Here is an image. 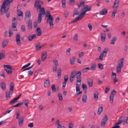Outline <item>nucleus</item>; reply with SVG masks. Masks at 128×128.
<instances>
[{
    "mask_svg": "<svg viewBox=\"0 0 128 128\" xmlns=\"http://www.w3.org/2000/svg\"><path fill=\"white\" fill-rule=\"evenodd\" d=\"M111 78L112 79L114 80V83L115 84V83L118 82V80L116 79V73L112 72V74L111 76Z\"/></svg>",
    "mask_w": 128,
    "mask_h": 128,
    "instance_id": "4468645a",
    "label": "nucleus"
},
{
    "mask_svg": "<svg viewBox=\"0 0 128 128\" xmlns=\"http://www.w3.org/2000/svg\"><path fill=\"white\" fill-rule=\"evenodd\" d=\"M56 124H57L58 126H61L60 124V122L58 120H57L56 122Z\"/></svg>",
    "mask_w": 128,
    "mask_h": 128,
    "instance_id": "052dcab7",
    "label": "nucleus"
},
{
    "mask_svg": "<svg viewBox=\"0 0 128 128\" xmlns=\"http://www.w3.org/2000/svg\"><path fill=\"white\" fill-rule=\"evenodd\" d=\"M36 50H38V49L41 48V46L40 45L38 44H36Z\"/></svg>",
    "mask_w": 128,
    "mask_h": 128,
    "instance_id": "a18cd8bd",
    "label": "nucleus"
},
{
    "mask_svg": "<svg viewBox=\"0 0 128 128\" xmlns=\"http://www.w3.org/2000/svg\"><path fill=\"white\" fill-rule=\"evenodd\" d=\"M36 38V34H34L32 36H28V38L30 41H31L33 39Z\"/></svg>",
    "mask_w": 128,
    "mask_h": 128,
    "instance_id": "393cba45",
    "label": "nucleus"
},
{
    "mask_svg": "<svg viewBox=\"0 0 128 128\" xmlns=\"http://www.w3.org/2000/svg\"><path fill=\"white\" fill-rule=\"evenodd\" d=\"M0 86L2 89L4 90L6 88V85L4 82H2L0 83Z\"/></svg>",
    "mask_w": 128,
    "mask_h": 128,
    "instance_id": "b1692460",
    "label": "nucleus"
},
{
    "mask_svg": "<svg viewBox=\"0 0 128 128\" xmlns=\"http://www.w3.org/2000/svg\"><path fill=\"white\" fill-rule=\"evenodd\" d=\"M87 82L90 87H91L93 86V81L92 80L88 78L87 80Z\"/></svg>",
    "mask_w": 128,
    "mask_h": 128,
    "instance_id": "dca6fc26",
    "label": "nucleus"
},
{
    "mask_svg": "<svg viewBox=\"0 0 128 128\" xmlns=\"http://www.w3.org/2000/svg\"><path fill=\"white\" fill-rule=\"evenodd\" d=\"M98 98V92L94 94V99L96 98L97 100Z\"/></svg>",
    "mask_w": 128,
    "mask_h": 128,
    "instance_id": "09e8293b",
    "label": "nucleus"
},
{
    "mask_svg": "<svg viewBox=\"0 0 128 128\" xmlns=\"http://www.w3.org/2000/svg\"><path fill=\"white\" fill-rule=\"evenodd\" d=\"M119 2H120L119 0H116L113 6V8H118L119 6Z\"/></svg>",
    "mask_w": 128,
    "mask_h": 128,
    "instance_id": "2eb2a0df",
    "label": "nucleus"
},
{
    "mask_svg": "<svg viewBox=\"0 0 128 128\" xmlns=\"http://www.w3.org/2000/svg\"><path fill=\"white\" fill-rule=\"evenodd\" d=\"M0 75L1 76L3 77L4 78L5 77V76L4 72H0Z\"/></svg>",
    "mask_w": 128,
    "mask_h": 128,
    "instance_id": "774afa93",
    "label": "nucleus"
},
{
    "mask_svg": "<svg viewBox=\"0 0 128 128\" xmlns=\"http://www.w3.org/2000/svg\"><path fill=\"white\" fill-rule=\"evenodd\" d=\"M62 7L65 8L66 7V0H62Z\"/></svg>",
    "mask_w": 128,
    "mask_h": 128,
    "instance_id": "4c0bfd02",
    "label": "nucleus"
},
{
    "mask_svg": "<svg viewBox=\"0 0 128 128\" xmlns=\"http://www.w3.org/2000/svg\"><path fill=\"white\" fill-rule=\"evenodd\" d=\"M98 68L101 70L103 69V66L102 64L98 63Z\"/></svg>",
    "mask_w": 128,
    "mask_h": 128,
    "instance_id": "8fccbe9b",
    "label": "nucleus"
},
{
    "mask_svg": "<svg viewBox=\"0 0 128 128\" xmlns=\"http://www.w3.org/2000/svg\"><path fill=\"white\" fill-rule=\"evenodd\" d=\"M37 32V35L38 36H41L42 34V32L41 31L40 28L39 27H38L36 30Z\"/></svg>",
    "mask_w": 128,
    "mask_h": 128,
    "instance_id": "2f4dec72",
    "label": "nucleus"
},
{
    "mask_svg": "<svg viewBox=\"0 0 128 128\" xmlns=\"http://www.w3.org/2000/svg\"><path fill=\"white\" fill-rule=\"evenodd\" d=\"M108 50V48L104 49L102 53L100 54L102 55L103 56H106Z\"/></svg>",
    "mask_w": 128,
    "mask_h": 128,
    "instance_id": "aec40b11",
    "label": "nucleus"
},
{
    "mask_svg": "<svg viewBox=\"0 0 128 128\" xmlns=\"http://www.w3.org/2000/svg\"><path fill=\"white\" fill-rule=\"evenodd\" d=\"M58 97L60 100H62L63 99V98L62 94L60 93L58 94Z\"/></svg>",
    "mask_w": 128,
    "mask_h": 128,
    "instance_id": "37998d69",
    "label": "nucleus"
},
{
    "mask_svg": "<svg viewBox=\"0 0 128 128\" xmlns=\"http://www.w3.org/2000/svg\"><path fill=\"white\" fill-rule=\"evenodd\" d=\"M106 38V34H101V41L102 42L104 41Z\"/></svg>",
    "mask_w": 128,
    "mask_h": 128,
    "instance_id": "f704fd0d",
    "label": "nucleus"
},
{
    "mask_svg": "<svg viewBox=\"0 0 128 128\" xmlns=\"http://www.w3.org/2000/svg\"><path fill=\"white\" fill-rule=\"evenodd\" d=\"M53 63L55 65V66H58V62L56 60H54L53 61Z\"/></svg>",
    "mask_w": 128,
    "mask_h": 128,
    "instance_id": "603ef678",
    "label": "nucleus"
},
{
    "mask_svg": "<svg viewBox=\"0 0 128 128\" xmlns=\"http://www.w3.org/2000/svg\"><path fill=\"white\" fill-rule=\"evenodd\" d=\"M3 67L5 70L8 74H11L12 73V66L9 65H4Z\"/></svg>",
    "mask_w": 128,
    "mask_h": 128,
    "instance_id": "423d86ee",
    "label": "nucleus"
},
{
    "mask_svg": "<svg viewBox=\"0 0 128 128\" xmlns=\"http://www.w3.org/2000/svg\"><path fill=\"white\" fill-rule=\"evenodd\" d=\"M68 80V77L67 76H65L64 77V82H63L62 84L63 88H64L66 86V84Z\"/></svg>",
    "mask_w": 128,
    "mask_h": 128,
    "instance_id": "f3484780",
    "label": "nucleus"
},
{
    "mask_svg": "<svg viewBox=\"0 0 128 128\" xmlns=\"http://www.w3.org/2000/svg\"><path fill=\"white\" fill-rule=\"evenodd\" d=\"M10 92H6V98L7 99H9L10 98Z\"/></svg>",
    "mask_w": 128,
    "mask_h": 128,
    "instance_id": "e433bc0d",
    "label": "nucleus"
},
{
    "mask_svg": "<svg viewBox=\"0 0 128 128\" xmlns=\"http://www.w3.org/2000/svg\"><path fill=\"white\" fill-rule=\"evenodd\" d=\"M52 91L53 92H56V88L54 85H52Z\"/></svg>",
    "mask_w": 128,
    "mask_h": 128,
    "instance_id": "49530a36",
    "label": "nucleus"
},
{
    "mask_svg": "<svg viewBox=\"0 0 128 128\" xmlns=\"http://www.w3.org/2000/svg\"><path fill=\"white\" fill-rule=\"evenodd\" d=\"M5 51L4 50L2 51L0 53V60L4 58L5 56Z\"/></svg>",
    "mask_w": 128,
    "mask_h": 128,
    "instance_id": "c85d7f7f",
    "label": "nucleus"
},
{
    "mask_svg": "<svg viewBox=\"0 0 128 128\" xmlns=\"http://www.w3.org/2000/svg\"><path fill=\"white\" fill-rule=\"evenodd\" d=\"M76 72L75 71L72 72L71 73L70 76L74 78L76 76Z\"/></svg>",
    "mask_w": 128,
    "mask_h": 128,
    "instance_id": "58836bf2",
    "label": "nucleus"
},
{
    "mask_svg": "<svg viewBox=\"0 0 128 128\" xmlns=\"http://www.w3.org/2000/svg\"><path fill=\"white\" fill-rule=\"evenodd\" d=\"M39 23L38 22V20L37 22H36L34 23V28H36L38 26V23Z\"/></svg>",
    "mask_w": 128,
    "mask_h": 128,
    "instance_id": "69168bd1",
    "label": "nucleus"
},
{
    "mask_svg": "<svg viewBox=\"0 0 128 128\" xmlns=\"http://www.w3.org/2000/svg\"><path fill=\"white\" fill-rule=\"evenodd\" d=\"M18 15L19 16H22V12L20 10H18Z\"/></svg>",
    "mask_w": 128,
    "mask_h": 128,
    "instance_id": "de8ad7c7",
    "label": "nucleus"
},
{
    "mask_svg": "<svg viewBox=\"0 0 128 128\" xmlns=\"http://www.w3.org/2000/svg\"><path fill=\"white\" fill-rule=\"evenodd\" d=\"M108 119V116L106 115H105L104 118H102L101 122V126L102 127H104L106 121Z\"/></svg>",
    "mask_w": 128,
    "mask_h": 128,
    "instance_id": "6e6552de",
    "label": "nucleus"
},
{
    "mask_svg": "<svg viewBox=\"0 0 128 128\" xmlns=\"http://www.w3.org/2000/svg\"><path fill=\"white\" fill-rule=\"evenodd\" d=\"M40 13L38 14V22L39 23H40L42 21V14H45L46 12L44 10V7L39 8V10Z\"/></svg>",
    "mask_w": 128,
    "mask_h": 128,
    "instance_id": "20e7f679",
    "label": "nucleus"
},
{
    "mask_svg": "<svg viewBox=\"0 0 128 128\" xmlns=\"http://www.w3.org/2000/svg\"><path fill=\"white\" fill-rule=\"evenodd\" d=\"M85 2L84 0L83 1L82 0L80 2V4L81 6H84V4H85Z\"/></svg>",
    "mask_w": 128,
    "mask_h": 128,
    "instance_id": "4d7b16f0",
    "label": "nucleus"
},
{
    "mask_svg": "<svg viewBox=\"0 0 128 128\" xmlns=\"http://www.w3.org/2000/svg\"><path fill=\"white\" fill-rule=\"evenodd\" d=\"M117 72L118 73L120 72V63H118V66L117 68Z\"/></svg>",
    "mask_w": 128,
    "mask_h": 128,
    "instance_id": "6e6d98bb",
    "label": "nucleus"
},
{
    "mask_svg": "<svg viewBox=\"0 0 128 128\" xmlns=\"http://www.w3.org/2000/svg\"><path fill=\"white\" fill-rule=\"evenodd\" d=\"M84 53L83 52H81L79 54V57L80 58L84 55Z\"/></svg>",
    "mask_w": 128,
    "mask_h": 128,
    "instance_id": "e2e57ef3",
    "label": "nucleus"
},
{
    "mask_svg": "<svg viewBox=\"0 0 128 128\" xmlns=\"http://www.w3.org/2000/svg\"><path fill=\"white\" fill-rule=\"evenodd\" d=\"M17 102L14 98L10 102V104H13L16 103Z\"/></svg>",
    "mask_w": 128,
    "mask_h": 128,
    "instance_id": "a19ab883",
    "label": "nucleus"
},
{
    "mask_svg": "<svg viewBox=\"0 0 128 128\" xmlns=\"http://www.w3.org/2000/svg\"><path fill=\"white\" fill-rule=\"evenodd\" d=\"M28 75L29 76L32 75L33 73V72L31 70H30L28 71Z\"/></svg>",
    "mask_w": 128,
    "mask_h": 128,
    "instance_id": "bf43d9fd",
    "label": "nucleus"
},
{
    "mask_svg": "<svg viewBox=\"0 0 128 128\" xmlns=\"http://www.w3.org/2000/svg\"><path fill=\"white\" fill-rule=\"evenodd\" d=\"M20 36L19 33L17 34L16 35V40L17 45L20 46L21 43L20 40Z\"/></svg>",
    "mask_w": 128,
    "mask_h": 128,
    "instance_id": "1a4fd4ad",
    "label": "nucleus"
},
{
    "mask_svg": "<svg viewBox=\"0 0 128 128\" xmlns=\"http://www.w3.org/2000/svg\"><path fill=\"white\" fill-rule=\"evenodd\" d=\"M87 96L86 94H84L82 97V101L84 103L86 102L87 100Z\"/></svg>",
    "mask_w": 128,
    "mask_h": 128,
    "instance_id": "bb28decb",
    "label": "nucleus"
},
{
    "mask_svg": "<svg viewBox=\"0 0 128 128\" xmlns=\"http://www.w3.org/2000/svg\"><path fill=\"white\" fill-rule=\"evenodd\" d=\"M47 12L48 14L45 16V17H48L47 23L49 24L50 28H52L53 27V17L50 14L49 11H47Z\"/></svg>",
    "mask_w": 128,
    "mask_h": 128,
    "instance_id": "7ed1b4c3",
    "label": "nucleus"
},
{
    "mask_svg": "<svg viewBox=\"0 0 128 128\" xmlns=\"http://www.w3.org/2000/svg\"><path fill=\"white\" fill-rule=\"evenodd\" d=\"M107 13V10L106 8H104L100 12V13L102 15H105Z\"/></svg>",
    "mask_w": 128,
    "mask_h": 128,
    "instance_id": "5701e85b",
    "label": "nucleus"
},
{
    "mask_svg": "<svg viewBox=\"0 0 128 128\" xmlns=\"http://www.w3.org/2000/svg\"><path fill=\"white\" fill-rule=\"evenodd\" d=\"M57 66H53V71L56 72L57 71Z\"/></svg>",
    "mask_w": 128,
    "mask_h": 128,
    "instance_id": "680f3d73",
    "label": "nucleus"
},
{
    "mask_svg": "<svg viewBox=\"0 0 128 128\" xmlns=\"http://www.w3.org/2000/svg\"><path fill=\"white\" fill-rule=\"evenodd\" d=\"M103 110V108L102 106H100V105L99 106V107L98 109V110L97 112V114H100L101 112Z\"/></svg>",
    "mask_w": 128,
    "mask_h": 128,
    "instance_id": "cd10ccee",
    "label": "nucleus"
},
{
    "mask_svg": "<svg viewBox=\"0 0 128 128\" xmlns=\"http://www.w3.org/2000/svg\"><path fill=\"white\" fill-rule=\"evenodd\" d=\"M91 6L89 7V6L87 5L83 8L81 10L82 12L80 14L77 18L71 21V23H74L78 21L81 20L82 18L85 16L86 14V12L87 11H90L91 10Z\"/></svg>",
    "mask_w": 128,
    "mask_h": 128,
    "instance_id": "f257e3e1",
    "label": "nucleus"
},
{
    "mask_svg": "<svg viewBox=\"0 0 128 128\" xmlns=\"http://www.w3.org/2000/svg\"><path fill=\"white\" fill-rule=\"evenodd\" d=\"M14 90V84L13 82H11L10 84V88L9 92L10 93H12Z\"/></svg>",
    "mask_w": 128,
    "mask_h": 128,
    "instance_id": "a878e982",
    "label": "nucleus"
},
{
    "mask_svg": "<svg viewBox=\"0 0 128 128\" xmlns=\"http://www.w3.org/2000/svg\"><path fill=\"white\" fill-rule=\"evenodd\" d=\"M47 52L46 51L43 52L41 56L42 60L43 61H44L47 57Z\"/></svg>",
    "mask_w": 128,
    "mask_h": 128,
    "instance_id": "f8f14e48",
    "label": "nucleus"
},
{
    "mask_svg": "<svg viewBox=\"0 0 128 128\" xmlns=\"http://www.w3.org/2000/svg\"><path fill=\"white\" fill-rule=\"evenodd\" d=\"M24 118L23 117H22L21 118H19L18 119V124L20 126H21L23 123Z\"/></svg>",
    "mask_w": 128,
    "mask_h": 128,
    "instance_id": "412c9836",
    "label": "nucleus"
},
{
    "mask_svg": "<svg viewBox=\"0 0 128 128\" xmlns=\"http://www.w3.org/2000/svg\"><path fill=\"white\" fill-rule=\"evenodd\" d=\"M25 15V20H26L27 19L28 20H30L31 14L30 11H27L26 12Z\"/></svg>",
    "mask_w": 128,
    "mask_h": 128,
    "instance_id": "9d476101",
    "label": "nucleus"
},
{
    "mask_svg": "<svg viewBox=\"0 0 128 128\" xmlns=\"http://www.w3.org/2000/svg\"><path fill=\"white\" fill-rule=\"evenodd\" d=\"M61 74V69H60L58 70L57 72L58 76L59 78L60 77Z\"/></svg>",
    "mask_w": 128,
    "mask_h": 128,
    "instance_id": "ea45409f",
    "label": "nucleus"
},
{
    "mask_svg": "<svg viewBox=\"0 0 128 128\" xmlns=\"http://www.w3.org/2000/svg\"><path fill=\"white\" fill-rule=\"evenodd\" d=\"M34 125L32 122L30 123L28 125V126L29 127L32 128L33 126Z\"/></svg>",
    "mask_w": 128,
    "mask_h": 128,
    "instance_id": "0e129e2a",
    "label": "nucleus"
},
{
    "mask_svg": "<svg viewBox=\"0 0 128 128\" xmlns=\"http://www.w3.org/2000/svg\"><path fill=\"white\" fill-rule=\"evenodd\" d=\"M30 64V63H28L26 65L24 66L22 68V69H24L27 67L29 66Z\"/></svg>",
    "mask_w": 128,
    "mask_h": 128,
    "instance_id": "13d9d810",
    "label": "nucleus"
},
{
    "mask_svg": "<svg viewBox=\"0 0 128 128\" xmlns=\"http://www.w3.org/2000/svg\"><path fill=\"white\" fill-rule=\"evenodd\" d=\"M96 65L95 64H91V66L90 69L92 71H94L96 70Z\"/></svg>",
    "mask_w": 128,
    "mask_h": 128,
    "instance_id": "7c9ffc66",
    "label": "nucleus"
},
{
    "mask_svg": "<svg viewBox=\"0 0 128 128\" xmlns=\"http://www.w3.org/2000/svg\"><path fill=\"white\" fill-rule=\"evenodd\" d=\"M13 0H5L4 1L0 9V14L1 15H2L4 13L7 12L9 8V6H5L10 4Z\"/></svg>",
    "mask_w": 128,
    "mask_h": 128,
    "instance_id": "f03ea898",
    "label": "nucleus"
},
{
    "mask_svg": "<svg viewBox=\"0 0 128 128\" xmlns=\"http://www.w3.org/2000/svg\"><path fill=\"white\" fill-rule=\"evenodd\" d=\"M8 41L7 40H4L2 43V46L3 48L5 47L8 43Z\"/></svg>",
    "mask_w": 128,
    "mask_h": 128,
    "instance_id": "c756f323",
    "label": "nucleus"
},
{
    "mask_svg": "<svg viewBox=\"0 0 128 128\" xmlns=\"http://www.w3.org/2000/svg\"><path fill=\"white\" fill-rule=\"evenodd\" d=\"M81 73L80 71H79L76 73V78H77L76 81V85L77 86H80L81 84Z\"/></svg>",
    "mask_w": 128,
    "mask_h": 128,
    "instance_id": "39448f33",
    "label": "nucleus"
},
{
    "mask_svg": "<svg viewBox=\"0 0 128 128\" xmlns=\"http://www.w3.org/2000/svg\"><path fill=\"white\" fill-rule=\"evenodd\" d=\"M126 117L125 116H123L120 118V124L122 123L123 124H125L126 123Z\"/></svg>",
    "mask_w": 128,
    "mask_h": 128,
    "instance_id": "a211bd4d",
    "label": "nucleus"
},
{
    "mask_svg": "<svg viewBox=\"0 0 128 128\" xmlns=\"http://www.w3.org/2000/svg\"><path fill=\"white\" fill-rule=\"evenodd\" d=\"M50 84V82L49 78L45 80L44 82V87L45 88L48 87L49 86Z\"/></svg>",
    "mask_w": 128,
    "mask_h": 128,
    "instance_id": "9b49d317",
    "label": "nucleus"
},
{
    "mask_svg": "<svg viewBox=\"0 0 128 128\" xmlns=\"http://www.w3.org/2000/svg\"><path fill=\"white\" fill-rule=\"evenodd\" d=\"M116 92L115 90H113L111 92V94L110 96V103L112 104L113 103L114 96L116 94Z\"/></svg>",
    "mask_w": 128,
    "mask_h": 128,
    "instance_id": "0eeeda50",
    "label": "nucleus"
},
{
    "mask_svg": "<svg viewBox=\"0 0 128 128\" xmlns=\"http://www.w3.org/2000/svg\"><path fill=\"white\" fill-rule=\"evenodd\" d=\"M73 40L76 42L78 40V36L77 34H75Z\"/></svg>",
    "mask_w": 128,
    "mask_h": 128,
    "instance_id": "864d4df0",
    "label": "nucleus"
},
{
    "mask_svg": "<svg viewBox=\"0 0 128 128\" xmlns=\"http://www.w3.org/2000/svg\"><path fill=\"white\" fill-rule=\"evenodd\" d=\"M17 24V22H14L12 23V28L13 30L14 31H17V29L16 28V26Z\"/></svg>",
    "mask_w": 128,
    "mask_h": 128,
    "instance_id": "4be33fe9",
    "label": "nucleus"
},
{
    "mask_svg": "<svg viewBox=\"0 0 128 128\" xmlns=\"http://www.w3.org/2000/svg\"><path fill=\"white\" fill-rule=\"evenodd\" d=\"M40 2L38 1H36L35 2L34 4V7L35 8H37L36 9L37 12L39 11V8H40L41 7V5L39 4V3Z\"/></svg>",
    "mask_w": 128,
    "mask_h": 128,
    "instance_id": "ddd939ff",
    "label": "nucleus"
},
{
    "mask_svg": "<svg viewBox=\"0 0 128 128\" xmlns=\"http://www.w3.org/2000/svg\"><path fill=\"white\" fill-rule=\"evenodd\" d=\"M75 58L74 56H73L70 58V64H74Z\"/></svg>",
    "mask_w": 128,
    "mask_h": 128,
    "instance_id": "473e14b6",
    "label": "nucleus"
},
{
    "mask_svg": "<svg viewBox=\"0 0 128 128\" xmlns=\"http://www.w3.org/2000/svg\"><path fill=\"white\" fill-rule=\"evenodd\" d=\"M124 61V58H122L120 60V70L121 68L123 66V62Z\"/></svg>",
    "mask_w": 128,
    "mask_h": 128,
    "instance_id": "c03bdc74",
    "label": "nucleus"
},
{
    "mask_svg": "<svg viewBox=\"0 0 128 128\" xmlns=\"http://www.w3.org/2000/svg\"><path fill=\"white\" fill-rule=\"evenodd\" d=\"M117 12V9H116L115 8L112 14V18L115 17V14Z\"/></svg>",
    "mask_w": 128,
    "mask_h": 128,
    "instance_id": "c9c22d12",
    "label": "nucleus"
},
{
    "mask_svg": "<svg viewBox=\"0 0 128 128\" xmlns=\"http://www.w3.org/2000/svg\"><path fill=\"white\" fill-rule=\"evenodd\" d=\"M82 87L83 90H86L87 89L86 85L84 84H83L82 85Z\"/></svg>",
    "mask_w": 128,
    "mask_h": 128,
    "instance_id": "3c124183",
    "label": "nucleus"
},
{
    "mask_svg": "<svg viewBox=\"0 0 128 128\" xmlns=\"http://www.w3.org/2000/svg\"><path fill=\"white\" fill-rule=\"evenodd\" d=\"M32 22L31 20H28V30H31L32 28Z\"/></svg>",
    "mask_w": 128,
    "mask_h": 128,
    "instance_id": "6ab92c4d",
    "label": "nucleus"
},
{
    "mask_svg": "<svg viewBox=\"0 0 128 128\" xmlns=\"http://www.w3.org/2000/svg\"><path fill=\"white\" fill-rule=\"evenodd\" d=\"M21 29L22 30L23 32H24L26 30V28L24 25H22L21 26Z\"/></svg>",
    "mask_w": 128,
    "mask_h": 128,
    "instance_id": "5fc2aeb1",
    "label": "nucleus"
},
{
    "mask_svg": "<svg viewBox=\"0 0 128 128\" xmlns=\"http://www.w3.org/2000/svg\"><path fill=\"white\" fill-rule=\"evenodd\" d=\"M23 104V103L22 102H19L16 104V107H17L18 106H20L21 105H22Z\"/></svg>",
    "mask_w": 128,
    "mask_h": 128,
    "instance_id": "338daca9",
    "label": "nucleus"
},
{
    "mask_svg": "<svg viewBox=\"0 0 128 128\" xmlns=\"http://www.w3.org/2000/svg\"><path fill=\"white\" fill-rule=\"evenodd\" d=\"M116 37H114L110 41V44H114V43L116 41Z\"/></svg>",
    "mask_w": 128,
    "mask_h": 128,
    "instance_id": "72a5a7b5",
    "label": "nucleus"
},
{
    "mask_svg": "<svg viewBox=\"0 0 128 128\" xmlns=\"http://www.w3.org/2000/svg\"><path fill=\"white\" fill-rule=\"evenodd\" d=\"M90 69V68L89 67H87L86 68H83L82 70V72H87V71Z\"/></svg>",
    "mask_w": 128,
    "mask_h": 128,
    "instance_id": "79ce46f5",
    "label": "nucleus"
}]
</instances>
